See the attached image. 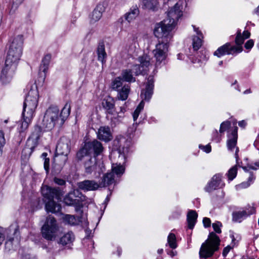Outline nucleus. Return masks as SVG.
Returning <instances> with one entry per match:
<instances>
[{
  "mask_svg": "<svg viewBox=\"0 0 259 259\" xmlns=\"http://www.w3.org/2000/svg\"><path fill=\"white\" fill-rule=\"evenodd\" d=\"M182 16V11L180 6L176 4L167 13V18L155 25L154 29L155 36L162 39L161 41L156 45L153 50L154 57L156 60V64H160L166 57L168 52V42L172 38L171 30L176 25V22Z\"/></svg>",
  "mask_w": 259,
  "mask_h": 259,
  "instance_id": "obj_1",
  "label": "nucleus"
},
{
  "mask_svg": "<svg viewBox=\"0 0 259 259\" xmlns=\"http://www.w3.org/2000/svg\"><path fill=\"white\" fill-rule=\"evenodd\" d=\"M38 99V94L37 90H30L23 104L22 112L23 121L20 123L21 132H23L28 127L37 106Z\"/></svg>",
  "mask_w": 259,
  "mask_h": 259,
  "instance_id": "obj_2",
  "label": "nucleus"
},
{
  "mask_svg": "<svg viewBox=\"0 0 259 259\" xmlns=\"http://www.w3.org/2000/svg\"><path fill=\"white\" fill-rule=\"evenodd\" d=\"M41 194L43 196L46 202L45 208L47 212L57 213L61 211V205L57 203L54 199L59 200L61 199L63 195L60 189L59 188H52L47 185H42L41 188Z\"/></svg>",
  "mask_w": 259,
  "mask_h": 259,
  "instance_id": "obj_3",
  "label": "nucleus"
},
{
  "mask_svg": "<svg viewBox=\"0 0 259 259\" xmlns=\"http://www.w3.org/2000/svg\"><path fill=\"white\" fill-rule=\"evenodd\" d=\"M23 37L22 35L15 37L11 44L5 60L7 65H11L12 69L17 67L22 54Z\"/></svg>",
  "mask_w": 259,
  "mask_h": 259,
  "instance_id": "obj_4",
  "label": "nucleus"
},
{
  "mask_svg": "<svg viewBox=\"0 0 259 259\" xmlns=\"http://www.w3.org/2000/svg\"><path fill=\"white\" fill-rule=\"evenodd\" d=\"M220 241L219 237L215 233L210 232L207 239L201 245L199 251L200 257L207 258L212 256L214 252L219 249Z\"/></svg>",
  "mask_w": 259,
  "mask_h": 259,
  "instance_id": "obj_5",
  "label": "nucleus"
},
{
  "mask_svg": "<svg viewBox=\"0 0 259 259\" xmlns=\"http://www.w3.org/2000/svg\"><path fill=\"white\" fill-rule=\"evenodd\" d=\"M42 127L36 125L29 138L27 139L25 146L22 151V154L25 157H29L35 148L38 144V140L42 136Z\"/></svg>",
  "mask_w": 259,
  "mask_h": 259,
  "instance_id": "obj_6",
  "label": "nucleus"
},
{
  "mask_svg": "<svg viewBox=\"0 0 259 259\" xmlns=\"http://www.w3.org/2000/svg\"><path fill=\"white\" fill-rule=\"evenodd\" d=\"M59 226L55 218L49 215L47 217L45 224L41 228L42 237L50 241L54 240L57 236Z\"/></svg>",
  "mask_w": 259,
  "mask_h": 259,
  "instance_id": "obj_7",
  "label": "nucleus"
},
{
  "mask_svg": "<svg viewBox=\"0 0 259 259\" xmlns=\"http://www.w3.org/2000/svg\"><path fill=\"white\" fill-rule=\"evenodd\" d=\"M59 109L57 106H51L46 111L42 121V128L47 131L52 130L55 126L59 125Z\"/></svg>",
  "mask_w": 259,
  "mask_h": 259,
  "instance_id": "obj_8",
  "label": "nucleus"
},
{
  "mask_svg": "<svg viewBox=\"0 0 259 259\" xmlns=\"http://www.w3.org/2000/svg\"><path fill=\"white\" fill-rule=\"evenodd\" d=\"M242 47H236L232 46L230 42H227L219 48L213 53L214 56L221 57L225 55L234 54L239 53L242 51Z\"/></svg>",
  "mask_w": 259,
  "mask_h": 259,
  "instance_id": "obj_9",
  "label": "nucleus"
},
{
  "mask_svg": "<svg viewBox=\"0 0 259 259\" xmlns=\"http://www.w3.org/2000/svg\"><path fill=\"white\" fill-rule=\"evenodd\" d=\"M125 109L123 107H120V111H117L115 107L111 108L108 111H106L107 118H109V116H111L110 118L111 125L112 126H115L116 124H118L122 119L124 117V113Z\"/></svg>",
  "mask_w": 259,
  "mask_h": 259,
  "instance_id": "obj_10",
  "label": "nucleus"
},
{
  "mask_svg": "<svg viewBox=\"0 0 259 259\" xmlns=\"http://www.w3.org/2000/svg\"><path fill=\"white\" fill-rule=\"evenodd\" d=\"M85 196L82 195L78 189L69 193L64 198V202L67 205H79L81 199H85Z\"/></svg>",
  "mask_w": 259,
  "mask_h": 259,
  "instance_id": "obj_11",
  "label": "nucleus"
},
{
  "mask_svg": "<svg viewBox=\"0 0 259 259\" xmlns=\"http://www.w3.org/2000/svg\"><path fill=\"white\" fill-rule=\"evenodd\" d=\"M154 79L153 76L150 75L147 78L145 89L142 90L141 97L145 101H149L153 94L154 87Z\"/></svg>",
  "mask_w": 259,
  "mask_h": 259,
  "instance_id": "obj_12",
  "label": "nucleus"
},
{
  "mask_svg": "<svg viewBox=\"0 0 259 259\" xmlns=\"http://www.w3.org/2000/svg\"><path fill=\"white\" fill-rule=\"evenodd\" d=\"M76 185L78 190H81L84 192L94 191L100 188L99 183L95 180H85L77 182Z\"/></svg>",
  "mask_w": 259,
  "mask_h": 259,
  "instance_id": "obj_13",
  "label": "nucleus"
},
{
  "mask_svg": "<svg viewBox=\"0 0 259 259\" xmlns=\"http://www.w3.org/2000/svg\"><path fill=\"white\" fill-rule=\"evenodd\" d=\"M85 145L90 153H93L94 157H95L101 155L104 149L102 144L97 140L88 142L85 144Z\"/></svg>",
  "mask_w": 259,
  "mask_h": 259,
  "instance_id": "obj_14",
  "label": "nucleus"
},
{
  "mask_svg": "<svg viewBox=\"0 0 259 259\" xmlns=\"http://www.w3.org/2000/svg\"><path fill=\"white\" fill-rule=\"evenodd\" d=\"M67 156L55 153L52 164V168L55 173L58 174L61 171L68 159Z\"/></svg>",
  "mask_w": 259,
  "mask_h": 259,
  "instance_id": "obj_15",
  "label": "nucleus"
},
{
  "mask_svg": "<svg viewBox=\"0 0 259 259\" xmlns=\"http://www.w3.org/2000/svg\"><path fill=\"white\" fill-rule=\"evenodd\" d=\"M106 4L104 2L100 3L97 5L92 13L90 15V21L91 23H94L98 21L102 16V13L105 11Z\"/></svg>",
  "mask_w": 259,
  "mask_h": 259,
  "instance_id": "obj_16",
  "label": "nucleus"
},
{
  "mask_svg": "<svg viewBox=\"0 0 259 259\" xmlns=\"http://www.w3.org/2000/svg\"><path fill=\"white\" fill-rule=\"evenodd\" d=\"M51 59V55L47 54L42 59L38 73V79L40 82H44L45 81Z\"/></svg>",
  "mask_w": 259,
  "mask_h": 259,
  "instance_id": "obj_17",
  "label": "nucleus"
},
{
  "mask_svg": "<svg viewBox=\"0 0 259 259\" xmlns=\"http://www.w3.org/2000/svg\"><path fill=\"white\" fill-rule=\"evenodd\" d=\"M11 68V65H7L5 63V67L2 70L1 75V80L3 84L9 83L12 80L17 67L13 70Z\"/></svg>",
  "mask_w": 259,
  "mask_h": 259,
  "instance_id": "obj_18",
  "label": "nucleus"
},
{
  "mask_svg": "<svg viewBox=\"0 0 259 259\" xmlns=\"http://www.w3.org/2000/svg\"><path fill=\"white\" fill-rule=\"evenodd\" d=\"M70 151V142L66 139H61L56 146L55 153L68 156Z\"/></svg>",
  "mask_w": 259,
  "mask_h": 259,
  "instance_id": "obj_19",
  "label": "nucleus"
},
{
  "mask_svg": "<svg viewBox=\"0 0 259 259\" xmlns=\"http://www.w3.org/2000/svg\"><path fill=\"white\" fill-rule=\"evenodd\" d=\"M97 138L98 139L106 142L111 141L112 138V135L109 126H101L97 132Z\"/></svg>",
  "mask_w": 259,
  "mask_h": 259,
  "instance_id": "obj_20",
  "label": "nucleus"
},
{
  "mask_svg": "<svg viewBox=\"0 0 259 259\" xmlns=\"http://www.w3.org/2000/svg\"><path fill=\"white\" fill-rule=\"evenodd\" d=\"M221 181V176L217 174L212 178L211 180L205 187V190L207 192H211L219 188Z\"/></svg>",
  "mask_w": 259,
  "mask_h": 259,
  "instance_id": "obj_21",
  "label": "nucleus"
},
{
  "mask_svg": "<svg viewBox=\"0 0 259 259\" xmlns=\"http://www.w3.org/2000/svg\"><path fill=\"white\" fill-rule=\"evenodd\" d=\"M12 232H13L14 235H17V234H19V231L17 229H15L12 230L11 228H9L6 229L5 231V233H6L7 238V240L5 243V250L8 252L13 249V241L14 240V238L9 235Z\"/></svg>",
  "mask_w": 259,
  "mask_h": 259,
  "instance_id": "obj_22",
  "label": "nucleus"
},
{
  "mask_svg": "<svg viewBox=\"0 0 259 259\" xmlns=\"http://www.w3.org/2000/svg\"><path fill=\"white\" fill-rule=\"evenodd\" d=\"M85 172L91 174L97 168V158L95 157L88 156L84 162Z\"/></svg>",
  "mask_w": 259,
  "mask_h": 259,
  "instance_id": "obj_23",
  "label": "nucleus"
},
{
  "mask_svg": "<svg viewBox=\"0 0 259 259\" xmlns=\"http://www.w3.org/2000/svg\"><path fill=\"white\" fill-rule=\"evenodd\" d=\"M255 212V209L253 207H250L247 210L235 211L232 213L233 221H240V220L243 217H246L254 213Z\"/></svg>",
  "mask_w": 259,
  "mask_h": 259,
  "instance_id": "obj_24",
  "label": "nucleus"
},
{
  "mask_svg": "<svg viewBox=\"0 0 259 259\" xmlns=\"http://www.w3.org/2000/svg\"><path fill=\"white\" fill-rule=\"evenodd\" d=\"M115 183L114 175L112 172L104 174L99 183L100 188L106 187Z\"/></svg>",
  "mask_w": 259,
  "mask_h": 259,
  "instance_id": "obj_25",
  "label": "nucleus"
},
{
  "mask_svg": "<svg viewBox=\"0 0 259 259\" xmlns=\"http://www.w3.org/2000/svg\"><path fill=\"white\" fill-rule=\"evenodd\" d=\"M237 127L235 126L230 135L228 136L227 144L229 150L232 151L236 146L237 142Z\"/></svg>",
  "mask_w": 259,
  "mask_h": 259,
  "instance_id": "obj_26",
  "label": "nucleus"
},
{
  "mask_svg": "<svg viewBox=\"0 0 259 259\" xmlns=\"http://www.w3.org/2000/svg\"><path fill=\"white\" fill-rule=\"evenodd\" d=\"M97 53L98 55V60L101 61L103 65L106 62L107 54L105 50V45L103 41H101L99 42L97 49Z\"/></svg>",
  "mask_w": 259,
  "mask_h": 259,
  "instance_id": "obj_27",
  "label": "nucleus"
},
{
  "mask_svg": "<svg viewBox=\"0 0 259 259\" xmlns=\"http://www.w3.org/2000/svg\"><path fill=\"white\" fill-rule=\"evenodd\" d=\"M239 148L238 147H236V151H235V158H236V164L233 167H232L231 168H230L228 171V179L229 180H233L236 176L237 175V167L238 166H239V155H238V152H239Z\"/></svg>",
  "mask_w": 259,
  "mask_h": 259,
  "instance_id": "obj_28",
  "label": "nucleus"
},
{
  "mask_svg": "<svg viewBox=\"0 0 259 259\" xmlns=\"http://www.w3.org/2000/svg\"><path fill=\"white\" fill-rule=\"evenodd\" d=\"M197 217L198 214L195 210H190L188 211L187 215V222L189 229H193L196 223Z\"/></svg>",
  "mask_w": 259,
  "mask_h": 259,
  "instance_id": "obj_29",
  "label": "nucleus"
},
{
  "mask_svg": "<svg viewBox=\"0 0 259 259\" xmlns=\"http://www.w3.org/2000/svg\"><path fill=\"white\" fill-rule=\"evenodd\" d=\"M139 10L137 6L132 7L129 11L124 15V18L128 22L135 19L139 14Z\"/></svg>",
  "mask_w": 259,
  "mask_h": 259,
  "instance_id": "obj_30",
  "label": "nucleus"
},
{
  "mask_svg": "<svg viewBox=\"0 0 259 259\" xmlns=\"http://www.w3.org/2000/svg\"><path fill=\"white\" fill-rule=\"evenodd\" d=\"M117 95L116 98L119 100L125 101L128 96L130 92V86L128 84H124L123 87L117 91Z\"/></svg>",
  "mask_w": 259,
  "mask_h": 259,
  "instance_id": "obj_31",
  "label": "nucleus"
},
{
  "mask_svg": "<svg viewBox=\"0 0 259 259\" xmlns=\"http://www.w3.org/2000/svg\"><path fill=\"white\" fill-rule=\"evenodd\" d=\"M90 152L86 147L85 145L81 148L77 152L75 156V160L79 162L83 160L88 159V156H91Z\"/></svg>",
  "mask_w": 259,
  "mask_h": 259,
  "instance_id": "obj_32",
  "label": "nucleus"
},
{
  "mask_svg": "<svg viewBox=\"0 0 259 259\" xmlns=\"http://www.w3.org/2000/svg\"><path fill=\"white\" fill-rule=\"evenodd\" d=\"M123 81L127 82H132L136 81V78L134 77V74L131 69H126L122 70L121 76Z\"/></svg>",
  "mask_w": 259,
  "mask_h": 259,
  "instance_id": "obj_33",
  "label": "nucleus"
},
{
  "mask_svg": "<svg viewBox=\"0 0 259 259\" xmlns=\"http://www.w3.org/2000/svg\"><path fill=\"white\" fill-rule=\"evenodd\" d=\"M70 113V106L66 104L62 109L60 113L59 112V117L60 120L59 125L63 124L66 119L69 116Z\"/></svg>",
  "mask_w": 259,
  "mask_h": 259,
  "instance_id": "obj_34",
  "label": "nucleus"
},
{
  "mask_svg": "<svg viewBox=\"0 0 259 259\" xmlns=\"http://www.w3.org/2000/svg\"><path fill=\"white\" fill-rule=\"evenodd\" d=\"M74 235L72 232H68L60 238L59 243L63 246L71 244L74 240Z\"/></svg>",
  "mask_w": 259,
  "mask_h": 259,
  "instance_id": "obj_35",
  "label": "nucleus"
},
{
  "mask_svg": "<svg viewBox=\"0 0 259 259\" xmlns=\"http://www.w3.org/2000/svg\"><path fill=\"white\" fill-rule=\"evenodd\" d=\"M138 61L140 63V65L142 68L145 69L146 71L147 68L150 65V57L149 56L144 54L138 58Z\"/></svg>",
  "mask_w": 259,
  "mask_h": 259,
  "instance_id": "obj_36",
  "label": "nucleus"
},
{
  "mask_svg": "<svg viewBox=\"0 0 259 259\" xmlns=\"http://www.w3.org/2000/svg\"><path fill=\"white\" fill-rule=\"evenodd\" d=\"M102 104L103 108L106 111H107L109 109H111V108L114 107L115 102L113 98L108 97L103 100Z\"/></svg>",
  "mask_w": 259,
  "mask_h": 259,
  "instance_id": "obj_37",
  "label": "nucleus"
},
{
  "mask_svg": "<svg viewBox=\"0 0 259 259\" xmlns=\"http://www.w3.org/2000/svg\"><path fill=\"white\" fill-rule=\"evenodd\" d=\"M122 79L121 77L118 76L113 79L111 84V88L113 90L118 91L120 89L123 87Z\"/></svg>",
  "mask_w": 259,
  "mask_h": 259,
  "instance_id": "obj_38",
  "label": "nucleus"
},
{
  "mask_svg": "<svg viewBox=\"0 0 259 259\" xmlns=\"http://www.w3.org/2000/svg\"><path fill=\"white\" fill-rule=\"evenodd\" d=\"M157 5V0H143V7L149 10H154Z\"/></svg>",
  "mask_w": 259,
  "mask_h": 259,
  "instance_id": "obj_39",
  "label": "nucleus"
},
{
  "mask_svg": "<svg viewBox=\"0 0 259 259\" xmlns=\"http://www.w3.org/2000/svg\"><path fill=\"white\" fill-rule=\"evenodd\" d=\"M111 172H112L114 174H115L117 176H120L124 173V168L120 164L117 165L113 164Z\"/></svg>",
  "mask_w": 259,
  "mask_h": 259,
  "instance_id": "obj_40",
  "label": "nucleus"
},
{
  "mask_svg": "<svg viewBox=\"0 0 259 259\" xmlns=\"http://www.w3.org/2000/svg\"><path fill=\"white\" fill-rule=\"evenodd\" d=\"M167 242L169 247L172 249H175L177 247L176 235L173 233H170L167 237Z\"/></svg>",
  "mask_w": 259,
  "mask_h": 259,
  "instance_id": "obj_41",
  "label": "nucleus"
},
{
  "mask_svg": "<svg viewBox=\"0 0 259 259\" xmlns=\"http://www.w3.org/2000/svg\"><path fill=\"white\" fill-rule=\"evenodd\" d=\"M193 48L194 51H197L202 45V40L201 37L194 36L193 37Z\"/></svg>",
  "mask_w": 259,
  "mask_h": 259,
  "instance_id": "obj_42",
  "label": "nucleus"
},
{
  "mask_svg": "<svg viewBox=\"0 0 259 259\" xmlns=\"http://www.w3.org/2000/svg\"><path fill=\"white\" fill-rule=\"evenodd\" d=\"M131 70L133 73H134L135 76H138L142 74L145 71V69L142 68L140 64L134 65Z\"/></svg>",
  "mask_w": 259,
  "mask_h": 259,
  "instance_id": "obj_43",
  "label": "nucleus"
},
{
  "mask_svg": "<svg viewBox=\"0 0 259 259\" xmlns=\"http://www.w3.org/2000/svg\"><path fill=\"white\" fill-rule=\"evenodd\" d=\"M63 220L65 223L70 225H74L76 224V218L72 215L66 214L63 218Z\"/></svg>",
  "mask_w": 259,
  "mask_h": 259,
  "instance_id": "obj_44",
  "label": "nucleus"
},
{
  "mask_svg": "<svg viewBox=\"0 0 259 259\" xmlns=\"http://www.w3.org/2000/svg\"><path fill=\"white\" fill-rule=\"evenodd\" d=\"M144 106V103H143V101H142L138 105V106L136 108V110L134 112V113L133 114V117L134 121H135L137 119L140 112L143 109Z\"/></svg>",
  "mask_w": 259,
  "mask_h": 259,
  "instance_id": "obj_45",
  "label": "nucleus"
},
{
  "mask_svg": "<svg viewBox=\"0 0 259 259\" xmlns=\"http://www.w3.org/2000/svg\"><path fill=\"white\" fill-rule=\"evenodd\" d=\"M244 37L242 36L241 30H238L236 36L235 38V43L237 45V47H242L244 40Z\"/></svg>",
  "mask_w": 259,
  "mask_h": 259,
  "instance_id": "obj_46",
  "label": "nucleus"
},
{
  "mask_svg": "<svg viewBox=\"0 0 259 259\" xmlns=\"http://www.w3.org/2000/svg\"><path fill=\"white\" fill-rule=\"evenodd\" d=\"M47 155L48 154L45 152L42 154L41 157L44 159V168L48 173L49 171L50 159L47 157Z\"/></svg>",
  "mask_w": 259,
  "mask_h": 259,
  "instance_id": "obj_47",
  "label": "nucleus"
},
{
  "mask_svg": "<svg viewBox=\"0 0 259 259\" xmlns=\"http://www.w3.org/2000/svg\"><path fill=\"white\" fill-rule=\"evenodd\" d=\"M231 125L230 121H226L222 122L220 126V133H223L228 129Z\"/></svg>",
  "mask_w": 259,
  "mask_h": 259,
  "instance_id": "obj_48",
  "label": "nucleus"
},
{
  "mask_svg": "<svg viewBox=\"0 0 259 259\" xmlns=\"http://www.w3.org/2000/svg\"><path fill=\"white\" fill-rule=\"evenodd\" d=\"M212 226L215 233L220 234L222 232L221 227H222V224L220 222L217 221L213 223Z\"/></svg>",
  "mask_w": 259,
  "mask_h": 259,
  "instance_id": "obj_49",
  "label": "nucleus"
},
{
  "mask_svg": "<svg viewBox=\"0 0 259 259\" xmlns=\"http://www.w3.org/2000/svg\"><path fill=\"white\" fill-rule=\"evenodd\" d=\"M24 0H12V6L11 12L14 9L13 12L17 8L18 6L21 4Z\"/></svg>",
  "mask_w": 259,
  "mask_h": 259,
  "instance_id": "obj_50",
  "label": "nucleus"
},
{
  "mask_svg": "<svg viewBox=\"0 0 259 259\" xmlns=\"http://www.w3.org/2000/svg\"><path fill=\"white\" fill-rule=\"evenodd\" d=\"M54 182L56 184L60 186H64L66 185V181L61 178L55 177L54 179Z\"/></svg>",
  "mask_w": 259,
  "mask_h": 259,
  "instance_id": "obj_51",
  "label": "nucleus"
},
{
  "mask_svg": "<svg viewBox=\"0 0 259 259\" xmlns=\"http://www.w3.org/2000/svg\"><path fill=\"white\" fill-rule=\"evenodd\" d=\"M254 45V41L252 39L247 40L245 44L244 47L246 49H251Z\"/></svg>",
  "mask_w": 259,
  "mask_h": 259,
  "instance_id": "obj_52",
  "label": "nucleus"
},
{
  "mask_svg": "<svg viewBox=\"0 0 259 259\" xmlns=\"http://www.w3.org/2000/svg\"><path fill=\"white\" fill-rule=\"evenodd\" d=\"M199 148L202 149L204 151H205L206 153H209L211 151V146L209 144H208L206 146H203L201 145H200L199 146Z\"/></svg>",
  "mask_w": 259,
  "mask_h": 259,
  "instance_id": "obj_53",
  "label": "nucleus"
},
{
  "mask_svg": "<svg viewBox=\"0 0 259 259\" xmlns=\"http://www.w3.org/2000/svg\"><path fill=\"white\" fill-rule=\"evenodd\" d=\"M6 143V140L4 137V133L0 131V146L3 147Z\"/></svg>",
  "mask_w": 259,
  "mask_h": 259,
  "instance_id": "obj_54",
  "label": "nucleus"
},
{
  "mask_svg": "<svg viewBox=\"0 0 259 259\" xmlns=\"http://www.w3.org/2000/svg\"><path fill=\"white\" fill-rule=\"evenodd\" d=\"M239 167H242V169L245 171V172H248L249 171V170L250 169H253V170H256V168L254 166H253L252 165H251V164H247V166H241L239 165Z\"/></svg>",
  "mask_w": 259,
  "mask_h": 259,
  "instance_id": "obj_55",
  "label": "nucleus"
},
{
  "mask_svg": "<svg viewBox=\"0 0 259 259\" xmlns=\"http://www.w3.org/2000/svg\"><path fill=\"white\" fill-rule=\"evenodd\" d=\"M203 225L205 228L209 227L211 225V221L208 218H204L203 219Z\"/></svg>",
  "mask_w": 259,
  "mask_h": 259,
  "instance_id": "obj_56",
  "label": "nucleus"
},
{
  "mask_svg": "<svg viewBox=\"0 0 259 259\" xmlns=\"http://www.w3.org/2000/svg\"><path fill=\"white\" fill-rule=\"evenodd\" d=\"M84 200H85V199H81L80 201H79V205L78 204H76V205H73L72 206H74L75 207V210L76 211H78L79 210H81V208L82 207V202Z\"/></svg>",
  "mask_w": 259,
  "mask_h": 259,
  "instance_id": "obj_57",
  "label": "nucleus"
},
{
  "mask_svg": "<svg viewBox=\"0 0 259 259\" xmlns=\"http://www.w3.org/2000/svg\"><path fill=\"white\" fill-rule=\"evenodd\" d=\"M212 139L215 140L217 142H219L220 141V139L218 138V132L217 130H214L212 133Z\"/></svg>",
  "mask_w": 259,
  "mask_h": 259,
  "instance_id": "obj_58",
  "label": "nucleus"
},
{
  "mask_svg": "<svg viewBox=\"0 0 259 259\" xmlns=\"http://www.w3.org/2000/svg\"><path fill=\"white\" fill-rule=\"evenodd\" d=\"M231 247L230 246H227L225 247L223 249V255L224 256H226L229 252L230 251Z\"/></svg>",
  "mask_w": 259,
  "mask_h": 259,
  "instance_id": "obj_59",
  "label": "nucleus"
},
{
  "mask_svg": "<svg viewBox=\"0 0 259 259\" xmlns=\"http://www.w3.org/2000/svg\"><path fill=\"white\" fill-rule=\"evenodd\" d=\"M136 49L137 48L136 46V43L135 42L134 44H132L131 46H130L128 49V52L130 53H134L136 51Z\"/></svg>",
  "mask_w": 259,
  "mask_h": 259,
  "instance_id": "obj_60",
  "label": "nucleus"
},
{
  "mask_svg": "<svg viewBox=\"0 0 259 259\" xmlns=\"http://www.w3.org/2000/svg\"><path fill=\"white\" fill-rule=\"evenodd\" d=\"M250 33L248 31L246 30L243 31L242 36L244 37V39H247L249 38L250 37Z\"/></svg>",
  "mask_w": 259,
  "mask_h": 259,
  "instance_id": "obj_61",
  "label": "nucleus"
},
{
  "mask_svg": "<svg viewBox=\"0 0 259 259\" xmlns=\"http://www.w3.org/2000/svg\"><path fill=\"white\" fill-rule=\"evenodd\" d=\"M255 179L252 172H250V176L248 179V182H249L248 185H250V183Z\"/></svg>",
  "mask_w": 259,
  "mask_h": 259,
  "instance_id": "obj_62",
  "label": "nucleus"
},
{
  "mask_svg": "<svg viewBox=\"0 0 259 259\" xmlns=\"http://www.w3.org/2000/svg\"><path fill=\"white\" fill-rule=\"evenodd\" d=\"M194 31L197 33L198 36L202 37V33L199 30L198 28H196L195 26H193Z\"/></svg>",
  "mask_w": 259,
  "mask_h": 259,
  "instance_id": "obj_63",
  "label": "nucleus"
},
{
  "mask_svg": "<svg viewBox=\"0 0 259 259\" xmlns=\"http://www.w3.org/2000/svg\"><path fill=\"white\" fill-rule=\"evenodd\" d=\"M246 123L244 120L240 121L238 122V125L240 127H244L246 126Z\"/></svg>",
  "mask_w": 259,
  "mask_h": 259,
  "instance_id": "obj_64",
  "label": "nucleus"
}]
</instances>
